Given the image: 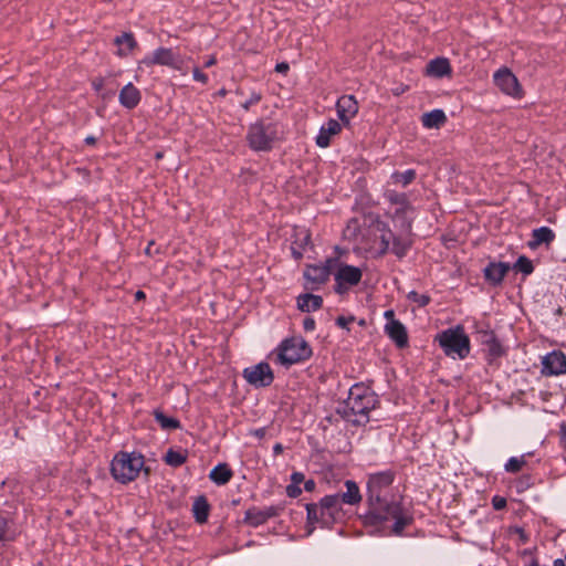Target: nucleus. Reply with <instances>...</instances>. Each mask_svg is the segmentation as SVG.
Returning <instances> with one entry per match:
<instances>
[{"label": "nucleus", "instance_id": "nucleus-1", "mask_svg": "<svg viewBox=\"0 0 566 566\" xmlns=\"http://www.w3.org/2000/svg\"><path fill=\"white\" fill-rule=\"evenodd\" d=\"M394 479L395 473L390 470L368 475L367 502L369 510L366 518L373 525L392 521V533L401 535L403 530L411 524L412 516L400 502L388 499V490Z\"/></svg>", "mask_w": 566, "mask_h": 566}, {"label": "nucleus", "instance_id": "nucleus-2", "mask_svg": "<svg viewBox=\"0 0 566 566\" xmlns=\"http://www.w3.org/2000/svg\"><path fill=\"white\" fill-rule=\"evenodd\" d=\"M377 398L367 387L354 385L347 399L337 408V413L347 421L360 426L369 421V412L376 407Z\"/></svg>", "mask_w": 566, "mask_h": 566}, {"label": "nucleus", "instance_id": "nucleus-3", "mask_svg": "<svg viewBox=\"0 0 566 566\" xmlns=\"http://www.w3.org/2000/svg\"><path fill=\"white\" fill-rule=\"evenodd\" d=\"M311 356L312 348L310 344L301 336H293L282 340L271 353L270 358L274 364L289 368L292 365L307 360Z\"/></svg>", "mask_w": 566, "mask_h": 566}, {"label": "nucleus", "instance_id": "nucleus-4", "mask_svg": "<svg viewBox=\"0 0 566 566\" xmlns=\"http://www.w3.org/2000/svg\"><path fill=\"white\" fill-rule=\"evenodd\" d=\"M342 504L339 494L326 495L317 504H307V521L329 527L343 516Z\"/></svg>", "mask_w": 566, "mask_h": 566}, {"label": "nucleus", "instance_id": "nucleus-5", "mask_svg": "<svg viewBox=\"0 0 566 566\" xmlns=\"http://www.w3.org/2000/svg\"><path fill=\"white\" fill-rule=\"evenodd\" d=\"M144 457L136 452H119L111 463L112 476L123 484L134 481L144 468Z\"/></svg>", "mask_w": 566, "mask_h": 566}, {"label": "nucleus", "instance_id": "nucleus-6", "mask_svg": "<svg viewBox=\"0 0 566 566\" xmlns=\"http://www.w3.org/2000/svg\"><path fill=\"white\" fill-rule=\"evenodd\" d=\"M437 340L449 357L464 359L470 354V339L462 326L441 332Z\"/></svg>", "mask_w": 566, "mask_h": 566}, {"label": "nucleus", "instance_id": "nucleus-7", "mask_svg": "<svg viewBox=\"0 0 566 566\" xmlns=\"http://www.w3.org/2000/svg\"><path fill=\"white\" fill-rule=\"evenodd\" d=\"M247 138L253 150H269L276 138L275 125L272 123L266 124L262 120L256 122L250 126Z\"/></svg>", "mask_w": 566, "mask_h": 566}, {"label": "nucleus", "instance_id": "nucleus-8", "mask_svg": "<svg viewBox=\"0 0 566 566\" xmlns=\"http://www.w3.org/2000/svg\"><path fill=\"white\" fill-rule=\"evenodd\" d=\"M335 291L338 294L346 293L352 286L357 285L363 276L361 270L357 266L340 263L336 265L334 272Z\"/></svg>", "mask_w": 566, "mask_h": 566}, {"label": "nucleus", "instance_id": "nucleus-9", "mask_svg": "<svg viewBox=\"0 0 566 566\" xmlns=\"http://www.w3.org/2000/svg\"><path fill=\"white\" fill-rule=\"evenodd\" d=\"M243 378L254 387H268L273 382L274 375L268 363H259L243 370Z\"/></svg>", "mask_w": 566, "mask_h": 566}, {"label": "nucleus", "instance_id": "nucleus-10", "mask_svg": "<svg viewBox=\"0 0 566 566\" xmlns=\"http://www.w3.org/2000/svg\"><path fill=\"white\" fill-rule=\"evenodd\" d=\"M495 85L506 95L522 97V87L517 77L506 67L494 73Z\"/></svg>", "mask_w": 566, "mask_h": 566}, {"label": "nucleus", "instance_id": "nucleus-11", "mask_svg": "<svg viewBox=\"0 0 566 566\" xmlns=\"http://www.w3.org/2000/svg\"><path fill=\"white\" fill-rule=\"evenodd\" d=\"M146 66L164 65L176 70L181 69L182 61L171 49L159 48L150 56H146L142 61Z\"/></svg>", "mask_w": 566, "mask_h": 566}, {"label": "nucleus", "instance_id": "nucleus-12", "mask_svg": "<svg viewBox=\"0 0 566 566\" xmlns=\"http://www.w3.org/2000/svg\"><path fill=\"white\" fill-rule=\"evenodd\" d=\"M336 265H338V259L329 258L324 264L308 265L305 269L304 276L307 281L315 284H323L327 282L329 275L333 274Z\"/></svg>", "mask_w": 566, "mask_h": 566}, {"label": "nucleus", "instance_id": "nucleus-13", "mask_svg": "<svg viewBox=\"0 0 566 566\" xmlns=\"http://www.w3.org/2000/svg\"><path fill=\"white\" fill-rule=\"evenodd\" d=\"M542 374L545 376H558L566 374V356L563 352L553 350L542 359Z\"/></svg>", "mask_w": 566, "mask_h": 566}, {"label": "nucleus", "instance_id": "nucleus-14", "mask_svg": "<svg viewBox=\"0 0 566 566\" xmlns=\"http://www.w3.org/2000/svg\"><path fill=\"white\" fill-rule=\"evenodd\" d=\"M337 115L344 124H349V120L358 113V103L353 95H343L336 103Z\"/></svg>", "mask_w": 566, "mask_h": 566}, {"label": "nucleus", "instance_id": "nucleus-15", "mask_svg": "<svg viewBox=\"0 0 566 566\" xmlns=\"http://www.w3.org/2000/svg\"><path fill=\"white\" fill-rule=\"evenodd\" d=\"M511 266L505 262H491L484 269V277L492 285H499L503 281Z\"/></svg>", "mask_w": 566, "mask_h": 566}, {"label": "nucleus", "instance_id": "nucleus-16", "mask_svg": "<svg viewBox=\"0 0 566 566\" xmlns=\"http://www.w3.org/2000/svg\"><path fill=\"white\" fill-rule=\"evenodd\" d=\"M385 332L399 348H403L408 345V334L402 323L387 322L385 325Z\"/></svg>", "mask_w": 566, "mask_h": 566}, {"label": "nucleus", "instance_id": "nucleus-17", "mask_svg": "<svg viewBox=\"0 0 566 566\" xmlns=\"http://www.w3.org/2000/svg\"><path fill=\"white\" fill-rule=\"evenodd\" d=\"M118 98L122 106L133 109L139 104L142 95L136 86L128 83L120 90Z\"/></svg>", "mask_w": 566, "mask_h": 566}, {"label": "nucleus", "instance_id": "nucleus-18", "mask_svg": "<svg viewBox=\"0 0 566 566\" xmlns=\"http://www.w3.org/2000/svg\"><path fill=\"white\" fill-rule=\"evenodd\" d=\"M340 129L342 126L336 119H329L325 125L321 127L316 137V144L322 148L327 147L331 143V138L337 135Z\"/></svg>", "mask_w": 566, "mask_h": 566}, {"label": "nucleus", "instance_id": "nucleus-19", "mask_svg": "<svg viewBox=\"0 0 566 566\" xmlns=\"http://www.w3.org/2000/svg\"><path fill=\"white\" fill-rule=\"evenodd\" d=\"M273 515V509L261 510L258 507H252L245 512L244 522L251 526L256 527L264 524Z\"/></svg>", "mask_w": 566, "mask_h": 566}, {"label": "nucleus", "instance_id": "nucleus-20", "mask_svg": "<svg viewBox=\"0 0 566 566\" xmlns=\"http://www.w3.org/2000/svg\"><path fill=\"white\" fill-rule=\"evenodd\" d=\"M114 44L117 46V55L120 57L128 56L137 48L133 33H123L116 36Z\"/></svg>", "mask_w": 566, "mask_h": 566}, {"label": "nucleus", "instance_id": "nucleus-21", "mask_svg": "<svg viewBox=\"0 0 566 566\" xmlns=\"http://www.w3.org/2000/svg\"><path fill=\"white\" fill-rule=\"evenodd\" d=\"M427 73L434 77H442L451 73L449 60L446 57H437L431 60L427 65Z\"/></svg>", "mask_w": 566, "mask_h": 566}, {"label": "nucleus", "instance_id": "nucleus-22", "mask_svg": "<svg viewBox=\"0 0 566 566\" xmlns=\"http://www.w3.org/2000/svg\"><path fill=\"white\" fill-rule=\"evenodd\" d=\"M386 198L390 203L397 206L396 211H395L396 216L407 214L409 211L412 210V207L410 206L408 198L405 193H398L396 191H388L386 193Z\"/></svg>", "mask_w": 566, "mask_h": 566}, {"label": "nucleus", "instance_id": "nucleus-23", "mask_svg": "<svg viewBox=\"0 0 566 566\" xmlns=\"http://www.w3.org/2000/svg\"><path fill=\"white\" fill-rule=\"evenodd\" d=\"M421 122L426 128H440L447 122V116L442 109H433L424 113Z\"/></svg>", "mask_w": 566, "mask_h": 566}, {"label": "nucleus", "instance_id": "nucleus-24", "mask_svg": "<svg viewBox=\"0 0 566 566\" xmlns=\"http://www.w3.org/2000/svg\"><path fill=\"white\" fill-rule=\"evenodd\" d=\"M210 512V505L207 499L201 495L198 496L192 504V513L197 523L203 524L207 522Z\"/></svg>", "mask_w": 566, "mask_h": 566}, {"label": "nucleus", "instance_id": "nucleus-25", "mask_svg": "<svg viewBox=\"0 0 566 566\" xmlns=\"http://www.w3.org/2000/svg\"><path fill=\"white\" fill-rule=\"evenodd\" d=\"M346 492L339 494L340 495V502L348 504V505H356L361 501V495L359 492L358 485L352 481L347 480L345 482Z\"/></svg>", "mask_w": 566, "mask_h": 566}, {"label": "nucleus", "instance_id": "nucleus-26", "mask_svg": "<svg viewBox=\"0 0 566 566\" xmlns=\"http://www.w3.org/2000/svg\"><path fill=\"white\" fill-rule=\"evenodd\" d=\"M323 298L314 294H303L297 297V307L302 312H312L322 307Z\"/></svg>", "mask_w": 566, "mask_h": 566}, {"label": "nucleus", "instance_id": "nucleus-27", "mask_svg": "<svg viewBox=\"0 0 566 566\" xmlns=\"http://www.w3.org/2000/svg\"><path fill=\"white\" fill-rule=\"evenodd\" d=\"M232 475L233 473L231 469L228 467V464L220 463L210 471L209 478L216 484L223 485L231 480Z\"/></svg>", "mask_w": 566, "mask_h": 566}, {"label": "nucleus", "instance_id": "nucleus-28", "mask_svg": "<svg viewBox=\"0 0 566 566\" xmlns=\"http://www.w3.org/2000/svg\"><path fill=\"white\" fill-rule=\"evenodd\" d=\"M532 238L530 247L536 248L541 244H549L555 239V234L548 227H541L533 230Z\"/></svg>", "mask_w": 566, "mask_h": 566}, {"label": "nucleus", "instance_id": "nucleus-29", "mask_svg": "<svg viewBox=\"0 0 566 566\" xmlns=\"http://www.w3.org/2000/svg\"><path fill=\"white\" fill-rule=\"evenodd\" d=\"M483 344L488 346L489 355L493 358L500 357L503 349L495 335L492 332H485Z\"/></svg>", "mask_w": 566, "mask_h": 566}, {"label": "nucleus", "instance_id": "nucleus-30", "mask_svg": "<svg viewBox=\"0 0 566 566\" xmlns=\"http://www.w3.org/2000/svg\"><path fill=\"white\" fill-rule=\"evenodd\" d=\"M154 416L160 427L165 430H172L179 427V421L177 419L167 417L161 411L156 410Z\"/></svg>", "mask_w": 566, "mask_h": 566}, {"label": "nucleus", "instance_id": "nucleus-31", "mask_svg": "<svg viewBox=\"0 0 566 566\" xmlns=\"http://www.w3.org/2000/svg\"><path fill=\"white\" fill-rule=\"evenodd\" d=\"M186 460L187 455L184 452L175 451L172 449H169L165 455L166 463L171 467H180L186 462Z\"/></svg>", "mask_w": 566, "mask_h": 566}, {"label": "nucleus", "instance_id": "nucleus-32", "mask_svg": "<svg viewBox=\"0 0 566 566\" xmlns=\"http://www.w3.org/2000/svg\"><path fill=\"white\" fill-rule=\"evenodd\" d=\"M526 464L525 455L522 457H512L509 459V461L505 463V471L510 473H517L520 472L523 467Z\"/></svg>", "mask_w": 566, "mask_h": 566}, {"label": "nucleus", "instance_id": "nucleus-33", "mask_svg": "<svg viewBox=\"0 0 566 566\" xmlns=\"http://www.w3.org/2000/svg\"><path fill=\"white\" fill-rule=\"evenodd\" d=\"M514 270L522 272L525 275H530L534 271L532 261L525 255H521L515 262Z\"/></svg>", "mask_w": 566, "mask_h": 566}, {"label": "nucleus", "instance_id": "nucleus-34", "mask_svg": "<svg viewBox=\"0 0 566 566\" xmlns=\"http://www.w3.org/2000/svg\"><path fill=\"white\" fill-rule=\"evenodd\" d=\"M411 243L408 240L395 238L394 244H392V253H395L398 258H402L406 255L407 251L409 250Z\"/></svg>", "mask_w": 566, "mask_h": 566}, {"label": "nucleus", "instance_id": "nucleus-35", "mask_svg": "<svg viewBox=\"0 0 566 566\" xmlns=\"http://www.w3.org/2000/svg\"><path fill=\"white\" fill-rule=\"evenodd\" d=\"M416 178V172L412 169L406 170L403 172H395L392 175V179L396 184H401L402 186L409 185Z\"/></svg>", "mask_w": 566, "mask_h": 566}, {"label": "nucleus", "instance_id": "nucleus-36", "mask_svg": "<svg viewBox=\"0 0 566 566\" xmlns=\"http://www.w3.org/2000/svg\"><path fill=\"white\" fill-rule=\"evenodd\" d=\"M15 532L11 531L6 517L0 516V541H11L14 538Z\"/></svg>", "mask_w": 566, "mask_h": 566}, {"label": "nucleus", "instance_id": "nucleus-37", "mask_svg": "<svg viewBox=\"0 0 566 566\" xmlns=\"http://www.w3.org/2000/svg\"><path fill=\"white\" fill-rule=\"evenodd\" d=\"M408 298L411 302L417 303L419 306H426L430 303V296L427 294H419L416 291H411L408 294Z\"/></svg>", "mask_w": 566, "mask_h": 566}, {"label": "nucleus", "instance_id": "nucleus-38", "mask_svg": "<svg viewBox=\"0 0 566 566\" xmlns=\"http://www.w3.org/2000/svg\"><path fill=\"white\" fill-rule=\"evenodd\" d=\"M311 235L306 230H301L296 233V240L293 244L304 248L310 244Z\"/></svg>", "mask_w": 566, "mask_h": 566}, {"label": "nucleus", "instance_id": "nucleus-39", "mask_svg": "<svg viewBox=\"0 0 566 566\" xmlns=\"http://www.w3.org/2000/svg\"><path fill=\"white\" fill-rule=\"evenodd\" d=\"M262 98V95L258 92H252L249 98L242 104L245 111H249L251 106L258 104Z\"/></svg>", "mask_w": 566, "mask_h": 566}, {"label": "nucleus", "instance_id": "nucleus-40", "mask_svg": "<svg viewBox=\"0 0 566 566\" xmlns=\"http://www.w3.org/2000/svg\"><path fill=\"white\" fill-rule=\"evenodd\" d=\"M193 78L198 82H201L202 84H206L208 82V76L202 73L198 67H195L192 71Z\"/></svg>", "mask_w": 566, "mask_h": 566}, {"label": "nucleus", "instance_id": "nucleus-41", "mask_svg": "<svg viewBox=\"0 0 566 566\" xmlns=\"http://www.w3.org/2000/svg\"><path fill=\"white\" fill-rule=\"evenodd\" d=\"M492 504H493V507L499 511L506 506V500L501 496H494L492 499Z\"/></svg>", "mask_w": 566, "mask_h": 566}, {"label": "nucleus", "instance_id": "nucleus-42", "mask_svg": "<svg viewBox=\"0 0 566 566\" xmlns=\"http://www.w3.org/2000/svg\"><path fill=\"white\" fill-rule=\"evenodd\" d=\"M354 321L353 317H344V316H339L336 318V324L342 327V328H346L348 326L349 323H352Z\"/></svg>", "mask_w": 566, "mask_h": 566}, {"label": "nucleus", "instance_id": "nucleus-43", "mask_svg": "<svg viewBox=\"0 0 566 566\" xmlns=\"http://www.w3.org/2000/svg\"><path fill=\"white\" fill-rule=\"evenodd\" d=\"M303 328H304L306 332H312V331H314V328H315V321H314L312 317H306V318L303 321Z\"/></svg>", "mask_w": 566, "mask_h": 566}, {"label": "nucleus", "instance_id": "nucleus-44", "mask_svg": "<svg viewBox=\"0 0 566 566\" xmlns=\"http://www.w3.org/2000/svg\"><path fill=\"white\" fill-rule=\"evenodd\" d=\"M286 492L289 496L296 497L301 494V489L297 485H289Z\"/></svg>", "mask_w": 566, "mask_h": 566}, {"label": "nucleus", "instance_id": "nucleus-45", "mask_svg": "<svg viewBox=\"0 0 566 566\" xmlns=\"http://www.w3.org/2000/svg\"><path fill=\"white\" fill-rule=\"evenodd\" d=\"M291 250H292V254L293 256L298 260L303 256V251H304V248H301L298 245H295V244H292L291 247Z\"/></svg>", "mask_w": 566, "mask_h": 566}, {"label": "nucleus", "instance_id": "nucleus-46", "mask_svg": "<svg viewBox=\"0 0 566 566\" xmlns=\"http://www.w3.org/2000/svg\"><path fill=\"white\" fill-rule=\"evenodd\" d=\"M92 85L96 92H101L104 86V78L96 77L93 80Z\"/></svg>", "mask_w": 566, "mask_h": 566}, {"label": "nucleus", "instance_id": "nucleus-47", "mask_svg": "<svg viewBox=\"0 0 566 566\" xmlns=\"http://www.w3.org/2000/svg\"><path fill=\"white\" fill-rule=\"evenodd\" d=\"M290 66L286 62L277 63L275 66V71L277 73H286L289 71Z\"/></svg>", "mask_w": 566, "mask_h": 566}, {"label": "nucleus", "instance_id": "nucleus-48", "mask_svg": "<svg viewBox=\"0 0 566 566\" xmlns=\"http://www.w3.org/2000/svg\"><path fill=\"white\" fill-rule=\"evenodd\" d=\"M291 479H292L293 483H294L295 485H297L298 483L303 482V480H304V474H303V473H301V472H294V473L292 474Z\"/></svg>", "mask_w": 566, "mask_h": 566}, {"label": "nucleus", "instance_id": "nucleus-49", "mask_svg": "<svg viewBox=\"0 0 566 566\" xmlns=\"http://www.w3.org/2000/svg\"><path fill=\"white\" fill-rule=\"evenodd\" d=\"M515 533L518 534V537L523 544H525L528 541V536L526 535L523 528L516 527Z\"/></svg>", "mask_w": 566, "mask_h": 566}, {"label": "nucleus", "instance_id": "nucleus-50", "mask_svg": "<svg viewBox=\"0 0 566 566\" xmlns=\"http://www.w3.org/2000/svg\"><path fill=\"white\" fill-rule=\"evenodd\" d=\"M384 316L385 318L387 319V322H398L396 318H395V312L392 310H388L384 313Z\"/></svg>", "mask_w": 566, "mask_h": 566}, {"label": "nucleus", "instance_id": "nucleus-51", "mask_svg": "<svg viewBox=\"0 0 566 566\" xmlns=\"http://www.w3.org/2000/svg\"><path fill=\"white\" fill-rule=\"evenodd\" d=\"M560 439L564 444V448H566V423H563L560 426Z\"/></svg>", "mask_w": 566, "mask_h": 566}, {"label": "nucleus", "instance_id": "nucleus-52", "mask_svg": "<svg viewBox=\"0 0 566 566\" xmlns=\"http://www.w3.org/2000/svg\"><path fill=\"white\" fill-rule=\"evenodd\" d=\"M304 489H305L307 492H312V491L315 489V482H314V480H307V481H305V483H304Z\"/></svg>", "mask_w": 566, "mask_h": 566}, {"label": "nucleus", "instance_id": "nucleus-53", "mask_svg": "<svg viewBox=\"0 0 566 566\" xmlns=\"http://www.w3.org/2000/svg\"><path fill=\"white\" fill-rule=\"evenodd\" d=\"M381 243H382L381 252L385 253L389 249V238H386L385 235H382L381 237Z\"/></svg>", "mask_w": 566, "mask_h": 566}, {"label": "nucleus", "instance_id": "nucleus-54", "mask_svg": "<svg viewBox=\"0 0 566 566\" xmlns=\"http://www.w3.org/2000/svg\"><path fill=\"white\" fill-rule=\"evenodd\" d=\"M217 63V59L216 56L211 55L208 57V60L205 62L203 66L205 67H210L212 65H214Z\"/></svg>", "mask_w": 566, "mask_h": 566}, {"label": "nucleus", "instance_id": "nucleus-55", "mask_svg": "<svg viewBox=\"0 0 566 566\" xmlns=\"http://www.w3.org/2000/svg\"><path fill=\"white\" fill-rule=\"evenodd\" d=\"M283 451V447L281 443H276L274 447H273V452L274 454H280L281 452Z\"/></svg>", "mask_w": 566, "mask_h": 566}, {"label": "nucleus", "instance_id": "nucleus-56", "mask_svg": "<svg viewBox=\"0 0 566 566\" xmlns=\"http://www.w3.org/2000/svg\"><path fill=\"white\" fill-rule=\"evenodd\" d=\"M85 143H86L87 145H94V144L96 143V138H95L94 136H87V137L85 138Z\"/></svg>", "mask_w": 566, "mask_h": 566}, {"label": "nucleus", "instance_id": "nucleus-57", "mask_svg": "<svg viewBox=\"0 0 566 566\" xmlns=\"http://www.w3.org/2000/svg\"><path fill=\"white\" fill-rule=\"evenodd\" d=\"M565 564H566V560L562 559V558H557L553 563L554 566H565Z\"/></svg>", "mask_w": 566, "mask_h": 566}, {"label": "nucleus", "instance_id": "nucleus-58", "mask_svg": "<svg viewBox=\"0 0 566 566\" xmlns=\"http://www.w3.org/2000/svg\"><path fill=\"white\" fill-rule=\"evenodd\" d=\"M153 245H154V242H153V241H150V242L148 243L147 248L145 249V253H146L147 255H151V254H153V251H151Z\"/></svg>", "mask_w": 566, "mask_h": 566}, {"label": "nucleus", "instance_id": "nucleus-59", "mask_svg": "<svg viewBox=\"0 0 566 566\" xmlns=\"http://www.w3.org/2000/svg\"><path fill=\"white\" fill-rule=\"evenodd\" d=\"M144 297H145V293H144L143 291H137V292L135 293V298H136V300H142V298H144Z\"/></svg>", "mask_w": 566, "mask_h": 566}, {"label": "nucleus", "instance_id": "nucleus-60", "mask_svg": "<svg viewBox=\"0 0 566 566\" xmlns=\"http://www.w3.org/2000/svg\"><path fill=\"white\" fill-rule=\"evenodd\" d=\"M155 158L156 159H161L163 158V153L161 151L156 153Z\"/></svg>", "mask_w": 566, "mask_h": 566}, {"label": "nucleus", "instance_id": "nucleus-61", "mask_svg": "<svg viewBox=\"0 0 566 566\" xmlns=\"http://www.w3.org/2000/svg\"><path fill=\"white\" fill-rule=\"evenodd\" d=\"M528 566H539V564L536 559H534Z\"/></svg>", "mask_w": 566, "mask_h": 566}, {"label": "nucleus", "instance_id": "nucleus-62", "mask_svg": "<svg viewBox=\"0 0 566 566\" xmlns=\"http://www.w3.org/2000/svg\"><path fill=\"white\" fill-rule=\"evenodd\" d=\"M224 94H226L224 90L220 91V95H224Z\"/></svg>", "mask_w": 566, "mask_h": 566}]
</instances>
